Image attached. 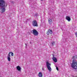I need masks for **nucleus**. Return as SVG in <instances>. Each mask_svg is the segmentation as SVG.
I'll return each instance as SVG.
<instances>
[{"mask_svg": "<svg viewBox=\"0 0 77 77\" xmlns=\"http://www.w3.org/2000/svg\"><path fill=\"white\" fill-rule=\"evenodd\" d=\"M75 58H77V55L75 56H73L72 57V59H73L72 61V63L71 64L72 67L75 69H77V62L75 60H74Z\"/></svg>", "mask_w": 77, "mask_h": 77, "instance_id": "f257e3e1", "label": "nucleus"}, {"mask_svg": "<svg viewBox=\"0 0 77 77\" xmlns=\"http://www.w3.org/2000/svg\"><path fill=\"white\" fill-rule=\"evenodd\" d=\"M32 31H31V33H32L34 36H38L39 33L38 31H37L36 29H34Z\"/></svg>", "mask_w": 77, "mask_h": 77, "instance_id": "f03ea898", "label": "nucleus"}, {"mask_svg": "<svg viewBox=\"0 0 77 77\" xmlns=\"http://www.w3.org/2000/svg\"><path fill=\"white\" fill-rule=\"evenodd\" d=\"M11 56H14V53H13L12 52H10L7 56L8 60L9 62L11 61V58L10 57H11Z\"/></svg>", "mask_w": 77, "mask_h": 77, "instance_id": "7ed1b4c3", "label": "nucleus"}, {"mask_svg": "<svg viewBox=\"0 0 77 77\" xmlns=\"http://www.w3.org/2000/svg\"><path fill=\"white\" fill-rule=\"evenodd\" d=\"M51 64L49 63V62H46V66L49 70V71H51Z\"/></svg>", "mask_w": 77, "mask_h": 77, "instance_id": "20e7f679", "label": "nucleus"}, {"mask_svg": "<svg viewBox=\"0 0 77 77\" xmlns=\"http://www.w3.org/2000/svg\"><path fill=\"white\" fill-rule=\"evenodd\" d=\"M5 7V2L4 0H0V7Z\"/></svg>", "mask_w": 77, "mask_h": 77, "instance_id": "39448f33", "label": "nucleus"}, {"mask_svg": "<svg viewBox=\"0 0 77 77\" xmlns=\"http://www.w3.org/2000/svg\"><path fill=\"white\" fill-rule=\"evenodd\" d=\"M32 24L34 27H38V22L36 20H34L32 21Z\"/></svg>", "mask_w": 77, "mask_h": 77, "instance_id": "423d86ee", "label": "nucleus"}, {"mask_svg": "<svg viewBox=\"0 0 77 77\" xmlns=\"http://www.w3.org/2000/svg\"><path fill=\"white\" fill-rule=\"evenodd\" d=\"M1 10V11L2 13H3V12H5V11H6V9L5 8H0Z\"/></svg>", "mask_w": 77, "mask_h": 77, "instance_id": "0eeeda50", "label": "nucleus"}, {"mask_svg": "<svg viewBox=\"0 0 77 77\" xmlns=\"http://www.w3.org/2000/svg\"><path fill=\"white\" fill-rule=\"evenodd\" d=\"M52 33H53L52 30H51L49 29L48 30V31L47 32V34L49 35H51V34H52Z\"/></svg>", "mask_w": 77, "mask_h": 77, "instance_id": "6e6552de", "label": "nucleus"}, {"mask_svg": "<svg viewBox=\"0 0 77 77\" xmlns=\"http://www.w3.org/2000/svg\"><path fill=\"white\" fill-rule=\"evenodd\" d=\"M66 19L69 22L71 21V17L68 16H66Z\"/></svg>", "mask_w": 77, "mask_h": 77, "instance_id": "1a4fd4ad", "label": "nucleus"}, {"mask_svg": "<svg viewBox=\"0 0 77 77\" xmlns=\"http://www.w3.org/2000/svg\"><path fill=\"white\" fill-rule=\"evenodd\" d=\"M48 22L49 23V24L50 25L52 24V23H53V20L51 19H48Z\"/></svg>", "mask_w": 77, "mask_h": 77, "instance_id": "9d476101", "label": "nucleus"}, {"mask_svg": "<svg viewBox=\"0 0 77 77\" xmlns=\"http://www.w3.org/2000/svg\"><path fill=\"white\" fill-rule=\"evenodd\" d=\"M16 68L19 71H21V67L19 66H18L16 67Z\"/></svg>", "mask_w": 77, "mask_h": 77, "instance_id": "9b49d317", "label": "nucleus"}, {"mask_svg": "<svg viewBox=\"0 0 77 77\" xmlns=\"http://www.w3.org/2000/svg\"><path fill=\"white\" fill-rule=\"evenodd\" d=\"M42 73L40 72H39L38 74V76L39 77H42Z\"/></svg>", "mask_w": 77, "mask_h": 77, "instance_id": "f8f14e48", "label": "nucleus"}, {"mask_svg": "<svg viewBox=\"0 0 77 77\" xmlns=\"http://www.w3.org/2000/svg\"><path fill=\"white\" fill-rule=\"evenodd\" d=\"M53 59V60L54 61V62H57V59H56V58L55 57H53L52 58Z\"/></svg>", "mask_w": 77, "mask_h": 77, "instance_id": "ddd939ff", "label": "nucleus"}, {"mask_svg": "<svg viewBox=\"0 0 77 77\" xmlns=\"http://www.w3.org/2000/svg\"><path fill=\"white\" fill-rule=\"evenodd\" d=\"M55 43V42H52V45H54V44Z\"/></svg>", "mask_w": 77, "mask_h": 77, "instance_id": "4468645a", "label": "nucleus"}, {"mask_svg": "<svg viewBox=\"0 0 77 77\" xmlns=\"http://www.w3.org/2000/svg\"><path fill=\"white\" fill-rule=\"evenodd\" d=\"M75 35L77 37V32H76V33H75Z\"/></svg>", "mask_w": 77, "mask_h": 77, "instance_id": "2eb2a0df", "label": "nucleus"}, {"mask_svg": "<svg viewBox=\"0 0 77 77\" xmlns=\"http://www.w3.org/2000/svg\"><path fill=\"white\" fill-rule=\"evenodd\" d=\"M56 69H57V71H59V68L57 67H56Z\"/></svg>", "mask_w": 77, "mask_h": 77, "instance_id": "dca6fc26", "label": "nucleus"}]
</instances>
